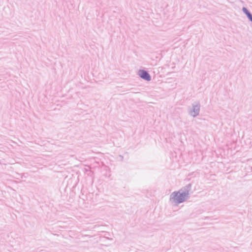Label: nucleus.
<instances>
[{"label": "nucleus", "instance_id": "nucleus-1", "mask_svg": "<svg viewBox=\"0 0 252 252\" xmlns=\"http://www.w3.org/2000/svg\"><path fill=\"white\" fill-rule=\"evenodd\" d=\"M186 196L185 193L174 192L170 196V200L173 202L178 204L185 201Z\"/></svg>", "mask_w": 252, "mask_h": 252}, {"label": "nucleus", "instance_id": "nucleus-2", "mask_svg": "<svg viewBox=\"0 0 252 252\" xmlns=\"http://www.w3.org/2000/svg\"><path fill=\"white\" fill-rule=\"evenodd\" d=\"M138 74L141 78L147 81H150L151 79L150 75L145 70H139L138 72Z\"/></svg>", "mask_w": 252, "mask_h": 252}, {"label": "nucleus", "instance_id": "nucleus-3", "mask_svg": "<svg viewBox=\"0 0 252 252\" xmlns=\"http://www.w3.org/2000/svg\"><path fill=\"white\" fill-rule=\"evenodd\" d=\"M243 10L245 13V14L248 16L250 20L252 22V15H251V14L245 7L243 8Z\"/></svg>", "mask_w": 252, "mask_h": 252}]
</instances>
